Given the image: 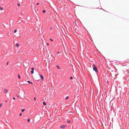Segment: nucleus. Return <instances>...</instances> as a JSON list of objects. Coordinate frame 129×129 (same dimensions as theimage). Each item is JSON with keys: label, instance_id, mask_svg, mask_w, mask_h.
<instances>
[{"label": "nucleus", "instance_id": "f257e3e1", "mask_svg": "<svg viewBox=\"0 0 129 129\" xmlns=\"http://www.w3.org/2000/svg\"><path fill=\"white\" fill-rule=\"evenodd\" d=\"M92 67L93 68V70L96 73H98V71L96 67L94 64H93L92 65Z\"/></svg>", "mask_w": 129, "mask_h": 129}, {"label": "nucleus", "instance_id": "f03ea898", "mask_svg": "<svg viewBox=\"0 0 129 129\" xmlns=\"http://www.w3.org/2000/svg\"><path fill=\"white\" fill-rule=\"evenodd\" d=\"M67 125H61L60 126V127L61 128L64 129L65 128Z\"/></svg>", "mask_w": 129, "mask_h": 129}, {"label": "nucleus", "instance_id": "7ed1b4c3", "mask_svg": "<svg viewBox=\"0 0 129 129\" xmlns=\"http://www.w3.org/2000/svg\"><path fill=\"white\" fill-rule=\"evenodd\" d=\"M39 75L40 77L41 78V79L42 80H43L44 79V77L42 75L39 74Z\"/></svg>", "mask_w": 129, "mask_h": 129}, {"label": "nucleus", "instance_id": "20e7f679", "mask_svg": "<svg viewBox=\"0 0 129 129\" xmlns=\"http://www.w3.org/2000/svg\"><path fill=\"white\" fill-rule=\"evenodd\" d=\"M19 46V44L18 43H17L15 45V46H17V47H18Z\"/></svg>", "mask_w": 129, "mask_h": 129}, {"label": "nucleus", "instance_id": "39448f33", "mask_svg": "<svg viewBox=\"0 0 129 129\" xmlns=\"http://www.w3.org/2000/svg\"><path fill=\"white\" fill-rule=\"evenodd\" d=\"M8 92V90L7 89H5L4 90V93H7Z\"/></svg>", "mask_w": 129, "mask_h": 129}, {"label": "nucleus", "instance_id": "423d86ee", "mask_svg": "<svg viewBox=\"0 0 129 129\" xmlns=\"http://www.w3.org/2000/svg\"><path fill=\"white\" fill-rule=\"evenodd\" d=\"M27 82H28V83H31V84H33V83L31 82L30 81H29V80H28L27 81Z\"/></svg>", "mask_w": 129, "mask_h": 129}, {"label": "nucleus", "instance_id": "0eeeda50", "mask_svg": "<svg viewBox=\"0 0 129 129\" xmlns=\"http://www.w3.org/2000/svg\"><path fill=\"white\" fill-rule=\"evenodd\" d=\"M43 105H45L46 104V103L45 102H43Z\"/></svg>", "mask_w": 129, "mask_h": 129}, {"label": "nucleus", "instance_id": "6e6552de", "mask_svg": "<svg viewBox=\"0 0 129 129\" xmlns=\"http://www.w3.org/2000/svg\"><path fill=\"white\" fill-rule=\"evenodd\" d=\"M31 74H33L34 73V71L31 70Z\"/></svg>", "mask_w": 129, "mask_h": 129}, {"label": "nucleus", "instance_id": "1a4fd4ad", "mask_svg": "<svg viewBox=\"0 0 129 129\" xmlns=\"http://www.w3.org/2000/svg\"><path fill=\"white\" fill-rule=\"evenodd\" d=\"M69 98V97L68 96H67L66 97L65 99L66 100L68 99Z\"/></svg>", "mask_w": 129, "mask_h": 129}, {"label": "nucleus", "instance_id": "9d476101", "mask_svg": "<svg viewBox=\"0 0 129 129\" xmlns=\"http://www.w3.org/2000/svg\"><path fill=\"white\" fill-rule=\"evenodd\" d=\"M3 10V8L1 7H0V10Z\"/></svg>", "mask_w": 129, "mask_h": 129}, {"label": "nucleus", "instance_id": "9b49d317", "mask_svg": "<svg viewBox=\"0 0 129 129\" xmlns=\"http://www.w3.org/2000/svg\"><path fill=\"white\" fill-rule=\"evenodd\" d=\"M25 109H22L21 110V111L22 112H24V111H25Z\"/></svg>", "mask_w": 129, "mask_h": 129}, {"label": "nucleus", "instance_id": "f8f14e48", "mask_svg": "<svg viewBox=\"0 0 129 129\" xmlns=\"http://www.w3.org/2000/svg\"><path fill=\"white\" fill-rule=\"evenodd\" d=\"M17 31V30L16 29L14 31V33H16Z\"/></svg>", "mask_w": 129, "mask_h": 129}, {"label": "nucleus", "instance_id": "ddd939ff", "mask_svg": "<svg viewBox=\"0 0 129 129\" xmlns=\"http://www.w3.org/2000/svg\"><path fill=\"white\" fill-rule=\"evenodd\" d=\"M73 78L72 77H70V79H72Z\"/></svg>", "mask_w": 129, "mask_h": 129}, {"label": "nucleus", "instance_id": "4468645a", "mask_svg": "<svg viewBox=\"0 0 129 129\" xmlns=\"http://www.w3.org/2000/svg\"><path fill=\"white\" fill-rule=\"evenodd\" d=\"M18 78H19V79H20V76H19V75H18Z\"/></svg>", "mask_w": 129, "mask_h": 129}, {"label": "nucleus", "instance_id": "2eb2a0df", "mask_svg": "<svg viewBox=\"0 0 129 129\" xmlns=\"http://www.w3.org/2000/svg\"><path fill=\"white\" fill-rule=\"evenodd\" d=\"M30 121V119H28V120H27V122H29Z\"/></svg>", "mask_w": 129, "mask_h": 129}, {"label": "nucleus", "instance_id": "dca6fc26", "mask_svg": "<svg viewBox=\"0 0 129 129\" xmlns=\"http://www.w3.org/2000/svg\"><path fill=\"white\" fill-rule=\"evenodd\" d=\"M31 70H33V71H34V69L33 68H31Z\"/></svg>", "mask_w": 129, "mask_h": 129}, {"label": "nucleus", "instance_id": "f3484780", "mask_svg": "<svg viewBox=\"0 0 129 129\" xmlns=\"http://www.w3.org/2000/svg\"><path fill=\"white\" fill-rule=\"evenodd\" d=\"M2 104H0V107H2Z\"/></svg>", "mask_w": 129, "mask_h": 129}, {"label": "nucleus", "instance_id": "a211bd4d", "mask_svg": "<svg viewBox=\"0 0 129 129\" xmlns=\"http://www.w3.org/2000/svg\"><path fill=\"white\" fill-rule=\"evenodd\" d=\"M70 120L68 121L67 122V123H69L70 122Z\"/></svg>", "mask_w": 129, "mask_h": 129}, {"label": "nucleus", "instance_id": "6ab92c4d", "mask_svg": "<svg viewBox=\"0 0 129 129\" xmlns=\"http://www.w3.org/2000/svg\"><path fill=\"white\" fill-rule=\"evenodd\" d=\"M43 13H45V10H44L43 11Z\"/></svg>", "mask_w": 129, "mask_h": 129}, {"label": "nucleus", "instance_id": "aec40b11", "mask_svg": "<svg viewBox=\"0 0 129 129\" xmlns=\"http://www.w3.org/2000/svg\"><path fill=\"white\" fill-rule=\"evenodd\" d=\"M57 67L58 68V69H60V68H59V66H57Z\"/></svg>", "mask_w": 129, "mask_h": 129}, {"label": "nucleus", "instance_id": "412c9836", "mask_svg": "<svg viewBox=\"0 0 129 129\" xmlns=\"http://www.w3.org/2000/svg\"><path fill=\"white\" fill-rule=\"evenodd\" d=\"M22 114L21 113H20V114L19 115L20 116H21V115H22Z\"/></svg>", "mask_w": 129, "mask_h": 129}, {"label": "nucleus", "instance_id": "4be33fe9", "mask_svg": "<svg viewBox=\"0 0 129 129\" xmlns=\"http://www.w3.org/2000/svg\"><path fill=\"white\" fill-rule=\"evenodd\" d=\"M50 40L52 41H53V40L51 39H50Z\"/></svg>", "mask_w": 129, "mask_h": 129}, {"label": "nucleus", "instance_id": "5701e85b", "mask_svg": "<svg viewBox=\"0 0 129 129\" xmlns=\"http://www.w3.org/2000/svg\"><path fill=\"white\" fill-rule=\"evenodd\" d=\"M8 61H7V65H8Z\"/></svg>", "mask_w": 129, "mask_h": 129}, {"label": "nucleus", "instance_id": "b1692460", "mask_svg": "<svg viewBox=\"0 0 129 129\" xmlns=\"http://www.w3.org/2000/svg\"><path fill=\"white\" fill-rule=\"evenodd\" d=\"M39 4V3H36L37 5H38Z\"/></svg>", "mask_w": 129, "mask_h": 129}, {"label": "nucleus", "instance_id": "393cba45", "mask_svg": "<svg viewBox=\"0 0 129 129\" xmlns=\"http://www.w3.org/2000/svg\"><path fill=\"white\" fill-rule=\"evenodd\" d=\"M34 99L35 100H36V98L35 97H34Z\"/></svg>", "mask_w": 129, "mask_h": 129}, {"label": "nucleus", "instance_id": "a878e982", "mask_svg": "<svg viewBox=\"0 0 129 129\" xmlns=\"http://www.w3.org/2000/svg\"><path fill=\"white\" fill-rule=\"evenodd\" d=\"M13 99H14H14H15V98L14 97H13Z\"/></svg>", "mask_w": 129, "mask_h": 129}, {"label": "nucleus", "instance_id": "bb28decb", "mask_svg": "<svg viewBox=\"0 0 129 129\" xmlns=\"http://www.w3.org/2000/svg\"><path fill=\"white\" fill-rule=\"evenodd\" d=\"M47 44L48 45H49V44L48 43H47Z\"/></svg>", "mask_w": 129, "mask_h": 129}, {"label": "nucleus", "instance_id": "cd10ccee", "mask_svg": "<svg viewBox=\"0 0 129 129\" xmlns=\"http://www.w3.org/2000/svg\"><path fill=\"white\" fill-rule=\"evenodd\" d=\"M59 52H57V54H59Z\"/></svg>", "mask_w": 129, "mask_h": 129}, {"label": "nucleus", "instance_id": "c85d7f7f", "mask_svg": "<svg viewBox=\"0 0 129 129\" xmlns=\"http://www.w3.org/2000/svg\"><path fill=\"white\" fill-rule=\"evenodd\" d=\"M18 4V5L19 6H20V4Z\"/></svg>", "mask_w": 129, "mask_h": 129}, {"label": "nucleus", "instance_id": "c756f323", "mask_svg": "<svg viewBox=\"0 0 129 129\" xmlns=\"http://www.w3.org/2000/svg\"><path fill=\"white\" fill-rule=\"evenodd\" d=\"M7 100H6V102H7Z\"/></svg>", "mask_w": 129, "mask_h": 129}, {"label": "nucleus", "instance_id": "7c9ffc66", "mask_svg": "<svg viewBox=\"0 0 129 129\" xmlns=\"http://www.w3.org/2000/svg\"><path fill=\"white\" fill-rule=\"evenodd\" d=\"M21 14L22 15H23V13H21Z\"/></svg>", "mask_w": 129, "mask_h": 129}, {"label": "nucleus", "instance_id": "2f4dec72", "mask_svg": "<svg viewBox=\"0 0 129 129\" xmlns=\"http://www.w3.org/2000/svg\"><path fill=\"white\" fill-rule=\"evenodd\" d=\"M50 29H52L51 27H50Z\"/></svg>", "mask_w": 129, "mask_h": 129}]
</instances>
